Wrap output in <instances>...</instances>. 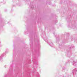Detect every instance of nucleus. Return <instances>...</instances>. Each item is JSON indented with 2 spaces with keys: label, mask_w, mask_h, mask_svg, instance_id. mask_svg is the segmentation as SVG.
<instances>
[{
  "label": "nucleus",
  "mask_w": 77,
  "mask_h": 77,
  "mask_svg": "<svg viewBox=\"0 0 77 77\" xmlns=\"http://www.w3.org/2000/svg\"><path fill=\"white\" fill-rule=\"evenodd\" d=\"M74 71H75V70H74V69H73V73H74Z\"/></svg>",
  "instance_id": "f257e3e1"
},
{
  "label": "nucleus",
  "mask_w": 77,
  "mask_h": 77,
  "mask_svg": "<svg viewBox=\"0 0 77 77\" xmlns=\"http://www.w3.org/2000/svg\"><path fill=\"white\" fill-rule=\"evenodd\" d=\"M38 77H39V75H38Z\"/></svg>",
  "instance_id": "f03ea898"
}]
</instances>
